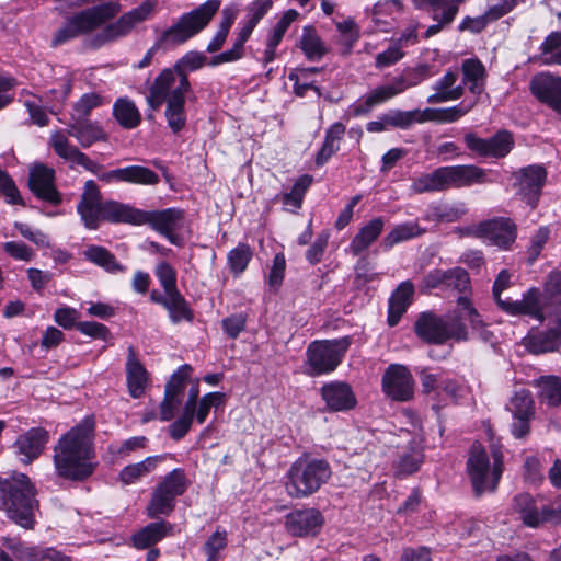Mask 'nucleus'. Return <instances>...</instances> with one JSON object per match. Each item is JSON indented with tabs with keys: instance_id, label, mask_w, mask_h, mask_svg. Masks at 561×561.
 <instances>
[{
	"instance_id": "nucleus-1",
	"label": "nucleus",
	"mask_w": 561,
	"mask_h": 561,
	"mask_svg": "<svg viewBox=\"0 0 561 561\" xmlns=\"http://www.w3.org/2000/svg\"><path fill=\"white\" fill-rule=\"evenodd\" d=\"M457 312L455 318H443L433 312L421 313L414 324L415 334L428 344L442 345L449 340L466 342L469 340V332L462 320H467L478 339L483 342L493 341V333L467 296L458 297Z\"/></svg>"
},
{
	"instance_id": "nucleus-2",
	"label": "nucleus",
	"mask_w": 561,
	"mask_h": 561,
	"mask_svg": "<svg viewBox=\"0 0 561 561\" xmlns=\"http://www.w3.org/2000/svg\"><path fill=\"white\" fill-rule=\"evenodd\" d=\"M93 416H85L79 424L60 436L54 447L53 461L59 477L83 480L95 469Z\"/></svg>"
},
{
	"instance_id": "nucleus-3",
	"label": "nucleus",
	"mask_w": 561,
	"mask_h": 561,
	"mask_svg": "<svg viewBox=\"0 0 561 561\" xmlns=\"http://www.w3.org/2000/svg\"><path fill=\"white\" fill-rule=\"evenodd\" d=\"M192 93L193 88L188 77L180 76L168 67L154 78L146 100L152 110L165 104L164 117L168 126L178 134L186 125L185 102Z\"/></svg>"
},
{
	"instance_id": "nucleus-4",
	"label": "nucleus",
	"mask_w": 561,
	"mask_h": 561,
	"mask_svg": "<svg viewBox=\"0 0 561 561\" xmlns=\"http://www.w3.org/2000/svg\"><path fill=\"white\" fill-rule=\"evenodd\" d=\"M69 136L76 138L82 147L88 148L94 142L105 139L103 129L88 118L70 117L66 131L55 130L49 137V145L55 153L68 162L71 168L81 165L87 171L99 174L102 167L73 146L68 138Z\"/></svg>"
},
{
	"instance_id": "nucleus-5",
	"label": "nucleus",
	"mask_w": 561,
	"mask_h": 561,
	"mask_svg": "<svg viewBox=\"0 0 561 561\" xmlns=\"http://www.w3.org/2000/svg\"><path fill=\"white\" fill-rule=\"evenodd\" d=\"M220 4L221 0H207L191 12L182 14L173 25L160 34L135 68L142 69L148 67L158 49H169L182 45L197 35L208 25Z\"/></svg>"
},
{
	"instance_id": "nucleus-6",
	"label": "nucleus",
	"mask_w": 561,
	"mask_h": 561,
	"mask_svg": "<svg viewBox=\"0 0 561 561\" xmlns=\"http://www.w3.org/2000/svg\"><path fill=\"white\" fill-rule=\"evenodd\" d=\"M331 476V466L327 460L304 454L286 471L285 490L291 499H306L318 492Z\"/></svg>"
},
{
	"instance_id": "nucleus-7",
	"label": "nucleus",
	"mask_w": 561,
	"mask_h": 561,
	"mask_svg": "<svg viewBox=\"0 0 561 561\" xmlns=\"http://www.w3.org/2000/svg\"><path fill=\"white\" fill-rule=\"evenodd\" d=\"M34 496L35 489L24 473L0 480L1 506L12 520L25 529H31L34 525V510L37 506Z\"/></svg>"
},
{
	"instance_id": "nucleus-8",
	"label": "nucleus",
	"mask_w": 561,
	"mask_h": 561,
	"mask_svg": "<svg viewBox=\"0 0 561 561\" xmlns=\"http://www.w3.org/2000/svg\"><path fill=\"white\" fill-rule=\"evenodd\" d=\"M492 463L485 448L478 442L473 443L467 461L468 474L474 493L480 496L485 492H494L504 470L502 446L491 445Z\"/></svg>"
},
{
	"instance_id": "nucleus-9",
	"label": "nucleus",
	"mask_w": 561,
	"mask_h": 561,
	"mask_svg": "<svg viewBox=\"0 0 561 561\" xmlns=\"http://www.w3.org/2000/svg\"><path fill=\"white\" fill-rule=\"evenodd\" d=\"M121 10L122 5L118 2H106L73 14L58 28L51 39V46L57 47L95 31Z\"/></svg>"
},
{
	"instance_id": "nucleus-10",
	"label": "nucleus",
	"mask_w": 561,
	"mask_h": 561,
	"mask_svg": "<svg viewBox=\"0 0 561 561\" xmlns=\"http://www.w3.org/2000/svg\"><path fill=\"white\" fill-rule=\"evenodd\" d=\"M352 339L343 336L334 340L311 342L306 351L304 373L310 377L328 375L341 364Z\"/></svg>"
},
{
	"instance_id": "nucleus-11",
	"label": "nucleus",
	"mask_w": 561,
	"mask_h": 561,
	"mask_svg": "<svg viewBox=\"0 0 561 561\" xmlns=\"http://www.w3.org/2000/svg\"><path fill=\"white\" fill-rule=\"evenodd\" d=\"M188 485L190 480L183 469L175 468L167 473L152 490L146 506L147 516H169L175 508L176 499L186 492Z\"/></svg>"
},
{
	"instance_id": "nucleus-12",
	"label": "nucleus",
	"mask_w": 561,
	"mask_h": 561,
	"mask_svg": "<svg viewBox=\"0 0 561 561\" xmlns=\"http://www.w3.org/2000/svg\"><path fill=\"white\" fill-rule=\"evenodd\" d=\"M158 0H145L138 7L125 12L119 19L108 24L100 34L102 43L113 42L129 35L139 24L153 18Z\"/></svg>"
},
{
	"instance_id": "nucleus-13",
	"label": "nucleus",
	"mask_w": 561,
	"mask_h": 561,
	"mask_svg": "<svg viewBox=\"0 0 561 561\" xmlns=\"http://www.w3.org/2000/svg\"><path fill=\"white\" fill-rule=\"evenodd\" d=\"M547 175V169L542 164H530L513 172L517 194L531 208L538 205Z\"/></svg>"
},
{
	"instance_id": "nucleus-14",
	"label": "nucleus",
	"mask_w": 561,
	"mask_h": 561,
	"mask_svg": "<svg viewBox=\"0 0 561 561\" xmlns=\"http://www.w3.org/2000/svg\"><path fill=\"white\" fill-rule=\"evenodd\" d=\"M105 201L95 181H85L80 199L77 204V214L82 225L89 230H96L104 221Z\"/></svg>"
},
{
	"instance_id": "nucleus-15",
	"label": "nucleus",
	"mask_w": 561,
	"mask_h": 561,
	"mask_svg": "<svg viewBox=\"0 0 561 561\" xmlns=\"http://www.w3.org/2000/svg\"><path fill=\"white\" fill-rule=\"evenodd\" d=\"M463 140L471 152L482 158H504L514 146L513 136L507 130H501L490 138H481L473 133H467Z\"/></svg>"
},
{
	"instance_id": "nucleus-16",
	"label": "nucleus",
	"mask_w": 561,
	"mask_h": 561,
	"mask_svg": "<svg viewBox=\"0 0 561 561\" xmlns=\"http://www.w3.org/2000/svg\"><path fill=\"white\" fill-rule=\"evenodd\" d=\"M414 379L407 366L391 364L381 378L382 391L391 400L405 402L414 397Z\"/></svg>"
},
{
	"instance_id": "nucleus-17",
	"label": "nucleus",
	"mask_w": 561,
	"mask_h": 561,
	"mask_svg": "<svg viewBox=\"0 0 561 561\" xmlns=\"http://www.w3.org/2000/svg\"><path fill=\"white\" fill-rule=\"evenodd\" d=\"M474 234L501 249H508L516 240L517 228L512 219L499 217L477 225Z\"/></svg>"
},
{
	"instance_id": "nucleus-18",
	"label": "nucleus",
	"mask_w": 561,
	"mask_h": 561,
	"mask_svg": "<svg viewBox=\"0 0 561 561\" xmlns=\"http://www.w3.org/2000/svg\"><path fill=\"white\" fill-rule=\"evenodd\" d=\"M499 307L507 314L528 316L540 322L550 317L542 304L541 291L535 287L529 288L519 300L499 299Z\"/></svg>"
},
{
	"instance_id": "nucleus-19",
	"label": "nucleus",
	"mask_w": 561,
	"mask_h": 561,
	"mask_svg": "<svg viewBox=\"0 0 561 561\" xmlns=\"http://www.w3.org/2000/svg\"><path fill=\"white\" fill-rule=\"evenodd\" d=\"M28 187L38 199L51 205H59L62 202V196L55 184V170L45 164H34L30 169Z\"/></svg>"
},
{
	"instance_id": "nucleus-20",
	"label": "nucleus",
	"mask_w": 561,
	"mask_h": 561,
	"mask_svg": "<svg viewBox=\"0 0 561 561\" xmlns=\"http://www.w3.org/2000/svg\"><path fill=\"white\" fill-rule=\"evenodd\" d=\"M402 94V91L394 77L389 82L378 84L350 106V113L358 117L369 113L376 106H379L396 96Z\"/></svg>"
},
{
	"instance_id": "nucleus-21",
	"label": "nucleus",
	"mask_w": 561,
	"mask_h": 561,
	"mask_svg": "<svg viewBox=\"0 0 561 561\" xmlns=\"http://www.w3.org/2000/svg\"><path fill=\"white\" fill-rule=\"evenodd\" d=\"M184 211L179 208L162 210H142L141 225H149L153 230L165 236L173 242L175 231L183 226Z\"/></svg>"
},
{
	"instance_id": "nucleus-22",
	"label": "nucleus",
	"mask_w": 561,
	"mask_h": 561,
	"mask_svg": "<svg viewBox=\"0 0 561 561\" xmlns=\"http://www.w3.org/2000/svg\"><path fill=\"white\" fill-rule=\"evenodd\" d=\"M149 299L168 311L169 319L173 324L182 321L192 322L194 319V311L180 290L162 294L153 289L150 291Z\"/></svg>"
},
{
	"instance_id": "nucleus-23",
	"label": "nucleus",
	"mask_w": 561,
	"mask_h": 561,
	"mask_svg": "<svg viewBox=\"0 0 561 561\" xmlns=\"http://www.w3.org/2000/svg\"><path fill=\"white\" fill-rule=\"evenodd\" d=\"M512 508L519 515L523 524L530 528H538L558 514L543 506L540 511L536 506L534 497L528 493H519L514 496Z\"/></svg>"
},
{
	"instance_id": "nucleus-24",
	"label": "nucleus",
	"mask_w": 561,
	"mask_h": 561,
	"mask_svg": "<svg viewBox=\"0 0 561 561\" xmlns=\"http://www.w3.org/2000/svg\"><path fill=\"white\" fill-rule=\"evenodd\" d=\"M523 343L529 353L536 355L557 351L561 345V318L554 317L548 330L530 331Z\"/></svg>"
},
{
	"instance_id": "nucleus-25",
	"label": "nucleus",
	"mask_w": 561,
	"mask_h": 561,
	"mask_svg": "<svg viewBox=\"0 0 561 561\" xmlns=\"http://www.w3.org/2000/svg\"><path fill=\"white\" fill-rule=\"evenodd\" d=\"M285 524L293 536H313L319 533L323 516L316 508L297 510L287 515Z\"/></svg>"
},
{
	"instance_id": "nucleus-26",
	"label": "nucleus",
	"mask_w": 561,
	"mask_h": 561,
	"mask_svg": "<svg viewBox=\"0 0 561 561\" xmlns=\"http://www.w3.org/2000/svg\"><path fill=\"white\" fill-rule=\"evenodd\" d=\"M459 75L458 68L448 69L443 77L435 81L433 85L435 92L426 101L436 104L459 100L465 93V88L459 82Z\"/></svg>"
},
{
	"instance_id": "nucleus-27",
	"label": "nucleus",
	"mask_w": 561,
	"mask_h": 561,
	"mask_svg": "<svg viewBox=\"0 0 561 561\" xmlns=\"http://www.w3.org/2000/svg\"><path fill=\"white\" fill-rule=\"evenodd\" d=\"M531 93L561 115V80L549 75H537L530 81Z\"/></svg>"
},
{
	"instance_id": "nucleus-28",
	"label": "nucleus",
	"mask_w": 561,
	"mask_h": 561,
	"mask_svg": "<svg viewBox=\"0 0 561 561\" xmlns=\"http://www.w3.org/2000/svg\"><path fill=\"white\" fill-rule=\"evenodd\" d=\"M48 438V432L43 427H32L21 434L14 443L16 453L21 456V460L25 463H30L36 459L44 450Z\"/></svg>"
},
{
	"instance_id": "nucleus-29",
	"label": "nucleus",
	"mask_w": 561,
	"mask_h": 561,
	"mask_svg": "<svg viewBox=\"0 0 561 561\" xmlns=\"http://www.w3.org/2000/svg\"><path fill=\"white\" fill-rule=\"evenodd\" d=\"M99 178L105 182L117 181L137 185H157L160 182L159 175L144 165H128L111 170Z\"/></svg>"
},
{
	"instance_id": "nucleus-30",
	"label": "nucleus",
	"mask_w": 561,
	"mask_h": 561,
	"mask_svg": "<svg viewBox=\"0 0 561 561\" xmlns=\"http://www.w3.org/2000/svg\"><path fill=\"white\" fill-rule=\"evenodd\" d=\"M447 188L489 183V171L473 164L444 167Z\"/></svg>"
},
{
	"instance_id": "nucleus-31",
	"label": "nucleus",
	"mask_w": 561,
	"mask_h": 561,
	"mask_svg": "<svg viewBox=\"0 0 561 561\" xmlns=\"http://www.w3.org/2000/svg\"><path fill=\"white\" fill-rule=\"evenodd\" d=\"M174 526L167 520L149 523L133 534L130 540L138 550L149 549L165 537L172 536Z\"/></svg>"
},
{
	"instance_id": "nucleus-32",
	"label": "nucleus",
	"mask_w": 561,
	"mask_h": 561,
	"mask_svg": "<svg viewBox=\"0 0 561 561\" xmlns=\"http://www.w3.org/2000/svg\"><path fill=\"white\" fill-rule=\"evenodd\" d=\"M322 399L332 411H344L356 405V397L345 382H330L321 388Z\"/></svg>"
},
{
	"instance_id": "nucleus-33",
	"label": "nucleus",
	"mask_w": 561,
	"mask_h": 561,
	"mask_svg": "<svg viewBox=\"0 0 561 561\" xmlns=\"http://www.w3.org/2000/svg\"><path fill=\"white\" fill-rule=\"evenodd\" d=\"M126 381L128 392L134 399L142 397L148 385V371L137 358L133 346L128 347L126 360Z\"/></svg>"
},
{
	"instance_id": "nucleus-34",
	"label": "nucleus",
	"mask_w": 561,
	"mask_h": 561,
	"mask_svg": "<svg viewBox=\"0 0 561 561\" xmlns=\"http://www.w3.org/2000/svg\"><path fill=\"white\" fill-rule=\"evenodd\" d=\"M383 227L385 219L374 217L358 229V232L351 240L347 251L354 256L359 255L379 238Z\"/></svg>"
},
{
	"instance_id": "nucleus-35",
	"label": "nucleus",
	"mask_w": 561,
	"mask_h": 561,
	"mask_svg": "<svg viewBox=\"0 0 561 561\" xmlns=\"http://www.w3.org/2000/svg\"><path fill=\"white\" fill-rule=\"evenodd\" d=\"M142 210L129 204L105 199L104 221L141 226Z\"/></svg>"
},
{
	"instance_id": "nucleus-36",
	"label": "nucleus",
	"mask_w": 561,
	"mask_h": 561,
	"mask_svg": "<svg viewBox=\"0 0 561 561\" xmlns=\"http://www.w3.org/2000/svg\"><path fill=\"white\" fill-rule=\"evenodd\" d=\"M530 386L537 389V398L541 404L550 408L561 404V377L542 375L531 380Z\"/></svg>"
},
{
	"instance_id": "nucleus-37",
	"label": "nucleus",
	"mask_w": 561,
	"mask_h": 561,
	"mask_svg": "<svg viewBox=\"0 0 561 561\" xmlns=\"http://www.w3.org/2000/svg\"><path fill=\"white\" fill-rule=\"evenodd\" d=\"M414 286L410 280L402 282L389 298L388 324L394 327L412 304Z\"/></svg>"
},
{
	"instance_id": "nucleus-38",
	"label": "nucleus",
	"mask_w": 561,
	"mask_h": 561,
	"mask_svg": "<svg viewBox=\"0 0 561 561\" xmlns=\"http://www.w3.org/2000/svg\"><path fill=\"white\" fill-rule=\"evenodd\" d=\"M424 461V449L420 443H413L402 450L393 462V470L397 477H407L415 473Z\"/></svg>"
},
{
	"instance_id": "nucleus-39",
	"label": "nucleus",
	"mask_w": 561,
	"mask_h": 561,
	"mask_svg": "<svg viewBox=\"0 0 561 561\" xmlns=\"http://www.w3.org/2000/svg\"><path fill=\"white\" fill-rule=\"evenodd\" d=\"M462 85H468L471 93L480 95L485 87V68L478 58L465 59L461 64Z\"/></svg>"
},
{
	"instance_id": "nucleus-40",
	"label": "nucleus",
	"mask_w": 561,
	"mask_h": 561,
	"mask_svg": "<svg viewBox=\"0 0 561 561\" xmlns=\"http://www.w3.org/2000/svg\"><path fill=\"white\" fill-rule=\"evenodd\" d=\"M542 304L549 316L561 318V272H551L541 294Z\"/></svg>"
},
{
	"instance_id": "nucleus-41",
	"label": "nucleus",
	"mask_w": 561,
	"mask_h": 561,
	"mask_svg": "<svg viewBox=\"0 0 561 561\" xmlns=\"http://www.w3.org/2000/svg\"><path fill=\"white\" fill-rule=\"evenodd\" d=\"M113 116L125 129H134L141 123V114L135 102L127 98H118L113 104Z\"/></svg>"
},
{
	"instance_id": "nucleus-42",
	"label": "nucleus",
	"mask_w": 561,
	"mask_h": 561,
	"mask_svg": "<svg viewBox=\"0 0 561 561\" xmlns=\"http://www.w3.org/2000/svg\"><path fill=\"white\" fill-rule=\"evenodd\" d=\"M426 229L421 227L417 221H405L396 225L382 239L381 245L386 250L392 249L396 244L421 237Z\"/></svg>"
},
{
	"instance_id": "nucleus-43",
	"label": "nucleus",
	"mask_w": 561,
	"mask_h": 561,
	"mask_svg": "<svg viewBox=\"0 0 561 561\" xmlns=\"http://www.w3.org/2000/svg\"><path fill=\"white\" fill-rule=\"evenodd\" d=\"M163 456H149L144 460L125 466L119 472V480L126 484H135L156 470Z\"/></svg>"
},
{
	"instance_id": "nucleus-44",
	"label": "nucleus",
	"mask_w": 561,
	"mask_h": 561,
	"mask_svg": "<svg viewBox=\"0 0 561 561\" xmlns=\"http://www.w3.org/2000/svg\"><path fill=\"white\" fill-rule=\"evenodd\" d=\"M335 26L339 32V36L336 38L339 53L342 56H348L359 39V27L352 18L336 22Z\"/></svg>"
},
{
	"instance_id": "nucleus-45",
	"label": "nucleus",
	"mask_w": 561,
	"mask_h": 561,
	"mask_svg": "<svg viewBox=\"0 0 561 561\" xmlns=\"http://www.w3.org/2000/svg\"><path fill=\"white\" fill-rule=\"evenodd\" d=\"M345 134V126L342 123L331 125L324 136V141L316 156V164L323 165L335 152L340 150V144Z\"/></svg>"
},
{
	"instance_id": "nucleus-46",
	"label": "nucleus",
	"mask_w": 561,
	"mask_h": 561,
	"mask_svg": "<svg viewBox=\"0 0 561 561\" xmlns=\"http://www.w3.org/2000/svg\"><path fill=\"white\" fill-rule=\"evenodd\" d=\"M411 190L416 194L447 190L444 167L437 168L431 173H425L414 179L411 184Z\"/></svg>"
},
{
	"instance_id": "nucleus-47",
	"label": "nucleus",
	"mask_w": 561,
	"mask_h": 561,
	"mask_svg": "<svg viewBox=\"0 0 561 561\" xmlns=\"http://www.w3.org/2000/svg\"><path fill=\"white\" fill-rule=\"evenodd\" d=\"M84 256L90 262L103 267L108 273L124 272L125 267L121 265L113 253L101 245H89L84 251Z\"/></svg>"
},
{
	"instance_id": "nucleus-48",
	"label": "nucleus",
	"mask_w": 561,
	"mask_h": 561,
	"mask_svg": "<svg viewBox=\"0 0 561 561\" xmlns=\"http://www.w3.org/2000/svg\"><path fill=\"white\" fill-rule=\"evenodd\" d=\"M312 181L311 175L304 174L296 180L290 192L282 195V202L286 210L295 213L301 207L304 196Z\"/></svg>"
},
{
	"instance_id": "nucleus-49",
	"label": "nucleus",
	"mask_w": 561,
	"mask_h": 561,
	"mask_svg": "<svg viewBox=\"0 0 561 561\" xmlns=\"http://www.w3.org/2000/svg\"><path fill=\"white\" fill-rule=\"evenodd\" d=\"M300 48L309 60H319L327 53L324 43L312 26L304 27Z\"/></svg>"
},
{
	"instance_id": "nucleus-50",
	"label": "nucleus",
	"mask_w": 561,
	"mask_h": 561,
	"mask_svg": "<svg viewBox=\"0 0 561 561\" xmlns=\"http://www.w3.org/2000/svg\"><path fill=\"white\" fill-rule=\"evenodd\" d=\"M433 76L431 66L427 64H420L413 68L405 69L400 75L394 76L402 93L408 89L413 88L430 79Z\"/></svg>"
},
{
	"instance_id": "nucleus-51",
	"label": "nucleus",
	"mask_w": 561,
	"mask_h": 561,
	"mask_svg": "<svg viewBox=\"0 0 561 561\" xmlns=\"http://www.w3.org/2000/svg\"><path fill=\"white\" fill-rule=\"evenodd\" d=\"M506 409L513 416H535V401L530 391L527 389L515 391Z\"/></svg>"
},
{
	"instance_id": "nucleus-52",
	"label": "nucleus",
	"mask_w": 561,
	"mask_h": 561,
	"mask_svg": "<svg viewBox=\"0 0 561 561\" xmlns=\"http://www.w3.org/2000/svg\"><path fill=\"white\" fill-rule=\"evenodd\" d=\"M252 256V249L247 243H239L230 250L227 254V262L231 273L234 276H240L247 270Z\"/></svg>"
},
{
	"instance_id": "nucleus-53",
	"label": "nucleus",
	"mask_w": 561,
	"mask_h": 561,
	"mask_svg": "<svg viewBox=\"0 0 561 561\" xmlns=\"http://www.w3.org/2000/svg\"><path fill=\"white\" fill-rule=\"evenodd\" d=\"M108 101L98 92L84 93L72 106L70 117L88 118L94 108H98Z\"/></svg>"
},
{
	"instance_id": "nucleus-54",
	"label": "nucleus",
	"mask_w": 561,
	"mask_h": 561,
	"mask_svg": "<svg viewBox=\"0 0 561 561\" xmlns=\"http://www.w3.org/2000/svg\"><path fill=\"white\" fill-rule=\"evenodd\" d=\"M236 18L237 12L234 10L229 8H225L222 10L221 21L219 23L218 30L213 39L207 45L208 53H216L222 47Z\"/></svg>"
},
{
	"instance_id": "nucleus-55",
	"label": "nucleus",
	"mask_w": 561,
	"mask_h": 561,
	"mask_svg": "<svg viewBox=\"0 0 561 561\" xmlns=\"http://www.w3.org/2000/svg\"><path fill=\"white\" fill-rule=\"evenodd\" d=\"M206 61L207 57L204 53L191 50L178 59L170 68L180 76L188 77L191 72L203 68Z\"/></svg>"
},
{
	"instance_id": "nucleus-56",
	"label": "nucleus",
	"mask_w": 561,
	"mask_h": 561,
	"mask_svg": "<svg viewBox=\"0 0 561 561\" xmlns=\"http://www.w3.org/2000/svg\"><path fill=\"white\" fill-rule=\"evenodd\" d=\"M539 50L546 65H561V32H551L541 43Z\"/></svg>"
},
{
	"instance_id": "nucleus-57",
	"label": "nucleus",
	"mask_w": 561,
	"mask_h": 561,
	"mask_svg": "<svg viewBox=\"0 0 561 561\" xmlns=\"http://www.w3.org/2000/svg\"><path fill=\"white\" fill-rule=\"evenodd\" d=\"M226 394L222 392H208L204 394L199 401L197 402V407L195 409L194 419L199 424H203L208 414L209 411L214 409H218L225 403Z\"/></svg>"
},
{
	"instance_id": "nucleus-58",
	"label": "nucleus",
	"mask_w": 561,
	"mask_h": 561,
	"mask_svg": "<svg viewBox=\"0 0 561 561\" xmlns=\"http://www.w3.org/2000/svg\"><path fill=\"white\" fill-rule=\"evenodd\" d=\"M154 275L163 289V294L179 290L178 273L170 263L165 261L158 263L154 267Z\"/></svg>"
},
{
	"instance_id": "nucleus-59",
	"label": "nucleus",
	"mask_w": 561,
	"mask_h": 561,
	"mask_svg": "<svg viewBox=\"0 0 561 561\" xmlns=\"http://www.w3.org/2000/svg\"><path fill=\"white\" fill-rule=\"evenodd\" d=\"M416 374L420 376L423 392L432 396V399H438L443 373H432L427 368L420 367L416 368Z\"/></svg>"
},
{
	"instance_id": "nucleus-60",
	"label": "nucleus",
	"mask_w": 561,
	"mask_h": 561,
	"mask_svg": "<svg viewBox=\"0 0 561 561\" xmlns=\"http://www.w3.org/2000/svg\"><path fill=\"white\" fill-rule=\"evenodd\" d=\"M192 370L193 368L188 364L180 366L167 382L164 393L168 396L181 398L185 387V381L190 377Z\"/></svg>"
},
{
	"instance_id": "nucleus-61",
	"label": "nucleus",
	"mask_w": 561,
	"mask_h": 561,
	"mask_svg": "<svg viewBox=\"0 0 561 561\" xmlns=\"http://www.w3.org/2000/svg\"><path fill=\"white\" fill-rule=\"evenodd\" d=\"M405 53L394 42L383 51L378 53L375 57V68L378 70L386 69L398 64L403 59Z\"/></svg>"
},
{
	"instance_id": "nucleus-62",
	"label": "nucleus",
	"mask_w": 561,
	"mask_h": 561,
	"mask_svg": "<svg viewBox=\"0 0 561 561\" xmlns=\"http://www.w3.org/2000/svg\"><path fill=\"white\" fill-rule=\"evenodd\" d=\"M445 289L466 291L470 285L469 274L461 267H454L445 271Z\"/></svg>"
},
{
	"instance_id": "nucleus-63",
	"label": "nucleus",
	"mask_w": 561,
	"mask_h": 561,
	"mask_svg": "<svg viewBox=\"0 0 561 561\" xmlns=\"http://www.w3.org/2000/svg\"><path fill=\"white\" fill-rule=\"evenodd\" d=\"M477 104V99L470 102L462 101L457 105L440 108L439 123H454L467 115Z\"/></svg>"
},
{
	"instance_id": "nucleus-64",
	"label": "nucleus",
	"mask_w": 561,
	"mask_h": 561,
	"mask_svg": "<svg viewBox=\"0 0 561 561\" xmlns=\"http://www.w3.org/2000/svg\"><path fill=\"white\" fill-rule=\"evenodd\" d=\"M5 197V202L11 205H23V198L12 180V178L0 169V195Z\"/></svg>"
}]
</instances>
